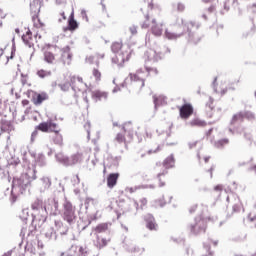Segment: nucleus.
Wrapping results in <instances>:
<instances>
[{"label":"nucleus","mask_w":256,"mask_h":256,"mask_svg":"<svg viewBox=\"0 0 256 256\" xmlns=\"http://www.w3.org/2000/svg\"><path fill=\"white\" fill-rule=\"evenodd\" d=\"M37 179V170L29 168L26 173L21 174L20 177H14L12 180V189L9 197L10 203L13 205L17 203V199L29 189L31 181Z\"/></svg>","instance_id":"1"},{"label":"nucleus","mask_w":256,"mask_h":256,"mask_svg":"<svg viewBox=\"0 0 256 256\" xmlns=\"http://www.w3.org/2000/svg\"><path fill=\"white\" fill-rule=\"evenodd\" d=\"M177 24L182 25V32L186 35V40L190 45H198V43H201L203 35L197 32L201 27V23L195 21L185 22L183 18H181L177 20Z\"/></svg>","instance_id":"2"},{"label":"nucleus","mask_w":256,"mask_h":256,"mask_svg":"<svg viewBox=\"0 0 256 256\" xmlns=\"http://www.w3.org/2000/svg\"><path fill=\"white\" fill-rule=\"evenodd\" d=\"M111 51L115 55L112 58V63H115L118 67H123L131 59V54L133 53V50L129 46L125 48L121 42L112 43Z\"/></svg>","instance_id":"3"},{"label":"nucleus","mask_w":256,"mask_h":256,"mask_svg":"<svg viewBox=\"0 0 256 256\" xmlns=\"http://www.w3.org/2000/svg\"><path fill=\"white\" fill-rule=\"evenodd\" d=\"M32 209V227L37 229V221L38 225H43L45 221H47V216H45V202H43L42 198H37L31 205Z\"/></svg>","instance_id":"4"},{"label":"nucleus","mask_w":256,"mask_h":256,"mask_svg":"<svg viewBox=\"0 0 256 256\" xmlns=\"http://www.w3.org/2000/svg\"><path fill=\"white\" fill-rule=\"evenodd\" d=\"M145 69L147 73L143 72V69H138L134 74L130 73V78H126L124 80V82L122 83V87H125V85L129 83V81H131V83H140L141 88L145 87V78L149 77L151 73H154V75H157L158 73L157 68H151L146 65Z\"/></svg>","instance_id":"5"},{"label":"nucleus","mask_w":256,"mask_h":256,"mask_svg":"<svg viewBox=\"0 0 256 256\" xmlns=\"http://www.w3.org/2000/svg\"><path fill=\"white\" fill-rule=\"evenodd\" d=\"M62 207L63 221H66L68 225H75V223H77V213L75 206H73V203L65 199L64 203L62 204Z\"/></svg>","instance_id":"6"},{"label":"nucleus","mask_w":256,"mask_h":256,"mask_svg":"<svg viewBox=\"0 0 256 256\" xmlns=\"http://www.w3.org/2000/svg\"><path fill=\"white\" fill-rule=\"evenodd\" d=\"M45 217L47 219V215L50 217H57V215H61V208H59V198L52 196L45 200Z\"/></svg>","instance_id":"7"},{"label":"nucleus","mask_w":256,"mask_h":256,"mask_svg":"<svg viewBox=\"0 0 256 256\" xmlns=\"http://www.w3.org/2000/svg\"><path fill=\"white\" fill-rule=\"evenodd\" d=\"M192 235H199V233H205L207 229V221L201 217H196L194 223L188 226Z\"/></svg>","instance_id":"8"},{"label":"nucleus","mask_w":256,"mask_h":256,"mask_svg":"<svg viewBox=\"0 0 256 256\" xmlns=\"http://www.w3.org/2000/svg\"><path fill=\"white\" fill-rule=\"evenodd\" d=\"M163 167L165 168V170L157 175V178L160 181L159 187H165V182L161 181V177L167 175V169H173V167H175V156L173 154H170L167 158H165V160L163 161Z\"/></svg>","instance_id":"9"},{"label":"nucleus","mask_w":256,"mask_h":256,"mask_svg":"<svg viewBox=\"0 0 256 256\" xmlns=\"http://www.w3.org/2000/svg\"><path fill=\"white\" fill-rule=\"evenodd\" d=\"M145 57L147 59V62H151V63H157L159 61H161V59H163L164 57V53L163 52H158L155 51L154 49H149L145 52Z\"/></svg>","instance_id":"10"},{"label":"nucleus","mask_w":256,"mask_h":256,"mask_svg":"<svg viewBox=\"0 0 256 256\" xmlns=\"http://www.w3.org/2000/svg\"><path fill=\"white\" fill-rule=\"evenodd\" d=\"M230 199L234 201L232 205L233 213H239L241 210L245 211V209L243 208V203L241 202V199L239 198V196H237L236 194H232L231 196H228L226 198V201H229Z\"/></svg>","instance_id":"11"},{"label":"nucleus","mask_w":256,"mask_h":256,"mask_svg":"<svg viewBox=\"0 0 256 256\" xmlns=\"http://www.w3.org/2000/svg\"><path fill=\"white\" fill-rule=\"evenodd\" d=\"M57 126V123L48 120L46 122L40 123L36 128L43 133H49V131L52 133V131H55V129H57Z\"/></svg>","instance_id":"12"},{"label":"nucleus","mask_w":256,"mask_h":256,"mask_svg":"<svg viewBox=\"0 0 256 256\" xmlns=\"http://www.w3.org/2000/svg\"><path fill=\"white\" fill-rule=\"evenodd\" d=\"M144 221L149 231H157L159 226L157 225V222L155 221V217L153 216V214L148 213L144 215Z\"/></svg>","instance_id":"13"},{"label":"nucleus","mask_w":256,"mask_h":256,"mask_svg":"<svg viewBox=\"0 0 256 256\" xmlns=\"http://www.w3.org/2000/svg\"><path fill=\"white\" fill-rule=\"evenodd\" d=\"M79 29V23L75 20V12L72 10L68 18V26L63 28V31H75Z\"/></svg>","instance_id":"14"},{"label":"nucleus","mask_w":256,"mask_h":256,"mask_svg":"<svg viewBox=\"0 0 256 256\" xmlns=\"http://www.w3.org/2000/svg\"><path fill=\"white\" fill-rule=\"evenodd\" d=\"M61 128L59 126H56L55 130H52L53 136L52 141L54 145H58L59 147H63V135H61Z\"/></svg>","instance_id":"15"},{"label":"nucleus","mask_w":256,"mask_h":256,"mask_svg":"<svg viewBox=\"0 0 256 256\" xmlns=\"http://www.w3.org/2000/svg\"><path fill=\"white\" fill-rule=\"evenodd\" d=\"M62 55L61 59L63 63H67V65H71V59H73V54L71 53V47L65 46L61 49Z\"/></svg>","instance_id":"16"},{"label":"nucleus","mask_w":256,"mask_h":256,"mask_svg":"<svg viewBox=\"0 0 256 256\" xmlns=\"http://www.w3.org/2000/svg\"><path fill=\"white\" fill-rule=\"evenodd\" d=\"M85 159V154L82 152H77L75 154H72L69 157V167H73V165H77L78 163H83V160Z\"/></svg>","instance_id":"17"},{"label":"nucleus","mask_w":256,"mask_h":256,"mask_svg":"<svg viewBox=\"0 0 256 256\" xmlns=\"http://www.w3.org/2000/svg\"><path fill=\"white\" fill-rule=\"evenodd\" d=\"M231 4L232 7L237 8L239 7V0H225L223 3V9L220 11L221 15H225L226 13H229V10L231 9Z\"/></svg>","instance_id":"18"},{"label":"nucleus","mask_w":256,"mask_h":256,"mask_svg":"<svg viewBox=\"0 0 256 256\" xmlns=\"http://www.w3.org/2000/svg\"><path fill=\"white\" fill-rule=\"evenodd\" d=\"M193 115V106L191 104H184L180 108V117L182 119H189Z\"/></svg>","instance_id":"19"},{"label":"nucleus","mask_w":256,"mask_h":256,"mask_svg":"<svg viewBox=\"0 0 256 256\" xmlns=\"http://www.w3.org/2000/svg\"><path fill=\"white\" fill-rule=\"evenodd\" d=\"M154 110L157 111L159 107H163L167 104V97L163 95H153Z\"/></svg>","instance_id":"20"},{"label":"nucleus","mask_w":256,"mask_h":256,"mask_svg":"<svg viewBox=\"0 0 256 256\" xmlns=\"http://www.w3.org/2000/svg\"><path fill=\"white\" fill-rule=\"evenodd\" d=\"M40 193H45L51 188V179L49 176H43L40 178Z\"/></svg>","instance_id":"21"},{"label":"nucleus","mask_w":256,"mask_h":256,"mask_svg":"<svg viewBox=\"0 0 256 256\" xmlns=\"http://www.w3.org/2000/svg\"><path fill=\"white\" fill-rule=\"evenodd\" d=\"M97 220V215H90L87 217L86 220H82V222H80L78 224V229H81V231H85L87 229V227L89 225H91V222L96 221Z\"/></svg>","instance_id":"22"},{"label":"nucleus","mask_w":256,"mask_h":256,"mask_svg":"<svg viewBox=\"0 0 256 256\" xmlns=\"http://www.w3.org/2000/svg\"><path fill=\"white\" fill-rule=\"evenodd\" d=\"M119 180V173H111L107 177V187L109 189H113L115 185H117V181Z\"/></svg>","instance_id":"23"},{"label":"nucleus","mask_w":256,"mask_h":256,"mask_svg":"<svg viewBox=\"0 0 256 256\" xmlns=\"http://www.w3.org/2000/svg\"><path fill=\"white\" fill-rule=\"evenodd\" d=\"M230 133H239V135H243L248 141H251V133L245 132V128L243 127H234L229 128Z\"/></svg>","instance_id":"24"},{"label":"nucleus","mask_w":256,"mask_h":256,"mask_svg":"<svg viewBox=\"0 0 256 256\" xmlns=\"http://www.w3.org/2000/svg\"><path fill=\"white\" fill-rule=\"evenodd\" d=\"M47 99H49V95L46 92L37 93L33 97V103L34 105H41V103H43V101H47Z\"/></svg>","instance_id":"25"},{"label":"nucleus","mask_w":256,"mask_h":256,"mask_svg":"<svg viewBox=\"0 0 256 256\" xmlns=\"http://www.w3.org/2000/svg\"><path fill=\"white\" fill-rule=\"evenodd\" d=\"M0 129L2 133H11V131H13V123L6 119H2Z\"/></svg>","instance_id":"26"},{"label":"nucleus","mask_w":256,"mask_h":256,"mask_svg":"<svg viewBox=\"0 0 256 256\" xmlns=\"http://www.w3.org/2000/svg\"><path fill=\"white\" fill-rule=\"evenodd\" d=\"M33 33L31 32V30H27V32H26V35H22V41H23V43L26 45V47H29V48H31V47H33V42H31V41H33Z\"/></svg>","instance_id":"27"},{"label":"nucleus","mask_w":256,"mask_h":256,"mask_svg":"<svg viewBox=\"0 0 256 256\" xmlns=\"http://www.w3.org/2000/svg\"><path fill=\"white\" fill-rule=\"evenodd\" d=\"M125 249L128 253H134V255H143L145 253V248H140L138 246H129L125 244Z\"/></svg>","instance_id":"28"},{"label":"nucleus","mask_w":256,"mask_h":256,"mask_svg":"<svg viewBox=\"0 0 256 256\" xmlns=\"http://www.w3.org/2000/svg\"><path fill=\"white\" fill-rule=\"evenodd\" d=\"M152 28H151V32L153 33V35H155L156 37H161V35H163V26L156 24L155 19L152 20Z\"/></svg>","instance_id":"29"},{"label":"nucleus","mask_w":256,"mask_h":256,"mask_svg":"<svg viewBox=\"0 0 256 256\" xmlns=\"http://www.w3.org/2000/svg\"><path fill=\"white\" fill-rule=\"evenodd\" d=\"M32 157L35 158V165L38 167H45V165H47V160L45 158V155L43 154H38L37 156H35V154H31Z\"/></svg>","instance_id":"30"},{"label":"nucleus","mask_w":256,"mask_h":256,"mask_svg":"<svg viewBox=\"0 0 256 256\" xmlns=\"http://www.w3.org/2000/svg\"><path fill=\"white\" fill-rule=\"evenodd\" d=\"M44 235L48 239V241H57V232L53 227H48Z\"/></svg>","instance_id":"31"},{"label":"nucleus","mask_w":256,"mask_h":256,"mask_svg":"<svg viewBox=\"0 0 256 256\" xmlns=\"http://www.w3.org/2000/svg\"><path fill=\"white\" fill-rule=\"evenodd\" d=\"M56 161L64 167H69V156H65L63 153H58L55 155Z\"/></svg>","instance_id":"32"},{"label":"nucleus","mask_w":256,"mask_h":256,"mask_svg":"<svg viewBox=\"0 0 256 256\" xmlns=\"http://www.w3.org/2000/svg\"><path fill=\"white\" fill-rule=\"evenodd\" d=\"M245 119V116L243 114V111H240L233 115L231 120V125H237L238 123H243V120Z\"/></svg>","instance_id":"33"},{"label":"nucleus","mask_w":256,"mask_h":256,"mask_svg":"<svg viewBox=\"0 0 256 256\" xmlns=\"http://www.w3.org/2000/svg\"><path fill=\"white\" fill-rule=\"evenodd\" d=\"M183 36H185V32H183V31L179 34L169 32L168 30L165 31V37H166V39H169V41H175L176 39H179Z\"/></svg>","instance_id":"34"},{"label":"nucleus","mask_w":256,"mask_h":256,"mask_svg":"<svg viewBox=\"0 0 256 256\" xmlns=\"http://www.w3.org/2000/svg\"><path fill=\"white\" fill-rule=\"evenodd\" d=\"M122 129L124 133H127L129 139H133V126H131V122H126Z\"/></svg>","instance_id":"35"},{"label":"nucleus","mask_w":256,"mask_h":256,"mask_svg":"<svg viewBox=\"0 0 256 256\" xmlns=\"http://www.w3.org/2000/svg\"><path fill=\"white\" fill-rule=\"evenodd\" d=\"M0 179L1 181H7L11 183V176L9 175V170H5L4 168L0 167Z\"/></svg>","instance_id":"36"},{"label":"nucleus","mask_w":256,"mask_h":256,"mask_svg":"<svg viewBox=\"0 0 256 256\" xmlns=\"http://www.w3.org/2000/svg\"><path fill=\"white\" fill-rule=\"evenodd\" d=\"M226 145H229V139L223 138L214 142L216 149H223Z\"/></svg>","instance_id":"37"},{"label":"nucleus","mask_w":256,"mask_h":256,"mask_svg":"<svg viewBox=\"0 0 256 256\" xmlns=\"http://www.w3.org/2000/svg\"><path fill=\"white\" fill-rule=\"evenodd\" d=\"M44 61L48 63L49 65H52V63L55 61V55L50 51L44 52Z\"/></svg>","instance_id":"38"},{"label":"nucleus","mask_w":256,"mask_h":256,"mask_svg":"<svg viewBox=\"0 0 256 256\" xmlns=\"http://www.w3.org/2000/svg\"><path fill=\"white\" fill-rule=\"evenodd\" d=\"M30 9L31 11H34V13H39V11H41V0H34L31 2Z\"/></svg>","instance_id":"39"},{"label":"nucleus","mask_w":256,"mask_h":256,"mask_svg":"<svg viewBox=\"0 0 256 256\" xmlns=\"http://www.w3.org/2000/svg\"><path fill=\"white\" fill-rule=\"evenodd\" d=\"M93 99H96V101H101L102 99H107V93L101 92V91H95L92 93Z\"/></svg>","instance_id":"40"},{"label":"nucleus","mask_w":256,"mask_h":256,"mask_svg":"<svg viewBox=\"0 0 256 256\" xmlns=\"http://www.w3.org/2000/svg\"><path fill=\"white\" fill-rule=\"evenodd\" d=\"M109 229L108 223H102L95 227L94 231L95 233H105Z\"/></svg>","instance_id":"41"},{"label":"nucleus","mask_w":256,"mask_h":256,"mask_svg":"<svg viewBox=\"0 0 256 256\" xmlns=\"http://www.w3.org/2000/svg\"><path fill=\"white\" fill-rule=\"evenodd\" d=\"M172 8L174 11H178V13H183V11H185V4L182 2L173 3Z\"/></svg>","instance_id":"42"},{"label":"nucleus","mask_w":256,"mask_h":256,"mask_svg":"<svg viewBox=\"0 0 256 256\" xmlns=\"http://www.w3.org/2000/svg\"><path fill=\"white\" fill-rule=\"evenodd\" d=\"M38 13L39 12L37 11L35 12V15L32 16V21L34 23V27L40 28L43 27V22H41V19H39Z\"/></svg>","instance_id":"43"},{"label":"nucleus","mask_w":256,"mask_h":256,"mask_svg":"<svg viewBox=\"0 0 256 256\" xmlns=\"http://www.w3.org/2000/svg\"><path fill=\"white\" fill-rule=\"evenodd\" d=\"M190 125L192 127H205L207 125V123H205V121L200 120V119H194L190 122Z\"/></svg>","instance_id":"44"},{"label":"nucleus","mask_w":256,"mask_h":256,"mask_svg":"<svg viewBox=\"0 0 256 256\" xmlns=\"http://www.w3.org/2000/svg\"><path fill=\"white\" fill-rule=\"evenodd\" d=\"M244 115V119H247L248 121H255V113L251 111H242Z\"/></svg>","instance_id":"45"},{"label":"nucleus","mask_w":256,"mask_h":256,"mask_svg":"<svg viewBox=\"0 0 256 256\" xmlns=\"http://www.w3.org/2000/svg\"><path fill=\"white\" fill-rule=\"evenodd\" d=\"M19 218L22 221H27V219H29V209H23L19 215Z\"/></svg>","instance_id":"46"},{"label":"nucleus","mask_w":256,"mask_h":256,"mask_svg":"<svg viewBox=\"0 0 256 256\" xmlns=\"http://www.w3.org/2000/svg\"><path fill=\"white\" fill-rule=\"evenodd\" d=\"M37 75L40 79H45V77H51V71L39 70Z\"/></svg>","instance_id":"47"},{"label":"nucleus","mask_w":256,"mask_h":256,"mask_svg":"<svg viewBox=\"0 0 256 256\" xmlns=\"http://www.w3.org/2000/svg\"><path fill=\"white\" fill-rule=\"evenodd\" d=\"M84 205H85V209L86 210L89 209V207L91 205H95V199H93V198H86L85 202H84Z\"/></svg>","instance_id":"48"},{"label":"nucleus","mask_w":256,"mask_h":256,"mask_svg":"<svg viewBox=\"0 0 256 256\" xmlns=\"http://www.w3.org/2000/svg\"><path fill=\"white\" fill-rule=\"evenodd\" d=\"M84 128L86 129V132H87V138L90 139V137H91V122L87 121L84 124Z\"/></svg>","instance_id":"49"},{"label":"nucleus","mask_w":256,"mask_h":256,"mask_svg":"<svg viewBox=\"0 0 256 256\" xmlns=\"http://www.w3.org/2000/svg\"><path fill=\"white\" fill-rule=\"evenodd\" d=\"M58 87H60L61 91H69L71 84L69 82H66L64 84H58Z\"/></svg>","instance_id":"50"},{"label":"nucleus","mask_w":256,"mask_h":256,"mask_svg":"<svg viewBox=\"0 0 256 256\" xmlns=\"http://www.w3.org/2000/svg\"><path fill=\"white\" fill-rule=\"evenodd\" d=\"M93 77H95L96 81L101 80V72L97 68L93 69Z\"/></svg>","instance_id":"51"},{"label":"nucleus","mask_w":256,"mask_h":256,"mask_svg":"<svg viewBox=\"0 0 256 256\" xmlns=\"http://www.w3.org/2000/svg\"><path fill=\"white\" fill-rule=\"evenodd\" d=\"M207 111H213V98L209 97V101L206 103Z\"/></svg>","instance_id":"52"},{"label":"nucleus","mask_w":256,"mask_h":256,"mask_svg":"<svg viewBox=\"0 0 256 256\" xmlns=\"http://www.w3.org/2000/svg\"><path fill=\"white\" fill-rule=\"evenodd\" d=\"M116 141L117 143H125V135L118 133L116 135Z\"/></svg>","instance_id":"53"},{"label":"nucleus","mask_w":256,"mask_h":256,"mask_svg":"<svg viewBox=\"0 0 256 256\" xmlns=\"http://www.w3.org/2000/svg\"><path fill=\"white\" fill-rule=\"evenodd\" d=\"M75 83H77V77L76 76H70V86L75 91Z\"/></svg>","instance_id":"54"},{"label":"nucleus","mask_w":256,"mask_h":256,"mask_svg":"<svg viewBox=\"0 0 256 256\" xmlns=\"http://www.w3.org/2000/svg\"><path fill=\"white\" fill-rule=\"evenodd\" d=\"M137 29H139V27L137 25H131L129 27V31H130L131 35H137Z\"/></svg>","instance_id":"55"},{"label":"nucleus","mask_w":256,"mask_h":256,"mask_svg":"<svg viewBox=\"0 0 256 256\" xmlns=\"http://www.w3.org/2000/svg\"><path fill=\"white\" fill-rule=\"evenodd\" d=\"M157 205H159V207H165V205H167V202H165V198L162 197L159 200H156Z\"/></svg>","instance_id":"56"},{"label":"nucleus","mask_w":256,"mask_h":256,"mask_svg":"<svg viewBox=\"0 0 256 256\" xmlns=\"http://www.w3.org/2000/svg\"><path fill=\"white\" fill-rule=\"evenodd\" d=\"M72 184L75 186V185H79V183H81V179H79V175H75L73 178H72Z\"/></svg>","instance_id":"57"},{"label":"nucleus","mask_w":256,"mask_h":256,"mask_svg":"<svg viewBox=\"0 0 256 256\" xmlns=\"http://www.w3.org/2000/svg\"><path fill=\"white\" fill-rule=\"evenodd\" d=\"M147 27H149V14L145 16V21L142 24V29H147Z\"/></svg>","instance_id":"58"},{"label":"nucleus","mask_w":256,"mask_h":256,"mask_svg":"<svg viewBox=\"0 0 256 256\" xmlns=\"http://www.w3.org/2000/svg\"><path fill=\"white\" fill-rule=\"evenodd\" d=\"M19 163V158H12V160L9 161V165H14V167H17Z\"/></svg>","instance_id":"59"},{"label":"nucleus","mask_w":256,"mask_h":256,"mask_svg":"<svg viewBox=\"0 0 256 256\" xmlns=\"http://www.w3.org/2000/svg\"><path fill=\"white\" fill-rule=\"evenodd\" d=\"M79 253H80V256H87L88 255L87 248L80 247Z\"/></svg>","instance_id":"60"},{"label":"nucleus","mask_w":256,"mask_h":256,"mask_svg":"<svg viewBox=\"0 0 256 256\" xmlns=\"http://www.w3.org/2000/svg\"><path fill=\"white\" fill-rule=\"evenodd\" d=\"M94 61H95V56H87L86 57V63L93 65Z\"/></svg>","instance_id":"61"},{"label":"nucleus","mask_w":256,"mask_h":256,"mask_svg":"<svg viewBox=\"0 0 256 256\" xmlns=\"http://www.w3.org/2000/svg\"><path fill=\"white\" fill-rule=\"evenodd\" d=\"M137 189H141V186H135V187H130L128 188L129 193H135Z\"/></svg>","instance_id":"62"},{"label":"nucleus","mask_w":256,"mask_h":256,"mask_svg":"<svg viewBox=\"0 0 256 256\" xmlns=\"http://www.w3.org/2000/svg\"><path fill=\"white\" fill-rule=\"evenodd\" d=\"M215 9H216L215 4H212L210 7H208L207 11L208 13H214Z\"/></svg>","instance_id":"63"},{"label":"nucleus","mask_w":256,"mask_h":256,"mask_svg":"<svg viewBox=\"0 0 256 256\" xmlns=\"http://www.w3.org/2000/svg\"><path fill=\"white\" fill-rule=\"evenodd\" d=\"M248 171H253L256 175V164L254 165H251L249 168H248Z\"/></svg>","instance_id":"64"}]
</instances>
